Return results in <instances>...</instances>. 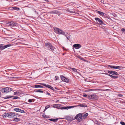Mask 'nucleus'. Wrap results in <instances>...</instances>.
<instances>
[{"mask_svg":"<svg viewBox=\"0 0 125 125\" xmlns=\"http://www.w3.org/2000/svg\"><path fill=\"white\" fill-rule=\"evenodd\" d=\"M7 24L8 26L12 27L16 26L18 25L17 23L13 21L8 22Z\"/></svg>","mask_w":125,"mask_h":125,"instance_id":"nucleus-3","label":"nucleus"},{"mask_svg":"<svg viewBox=\"0 0 125 125\" xmlns=\"http://www.w3.org/2000/svg\"><path fill=\"white\" fill-rule=\"evenodd\" d=\"M114 66H113L112 65H108L107 66L109 67H110L112 69H114Z\"/></svg>","mask_w":125,"mask_h":125,"instance_id":"nucleus-32","label":"nucleus"},{"mask_svg":"<svg viewBox=\"0 0 125 125\" xmlns=\"http://www.w3.org/2000/svg\"><path fill=\"white\" fill-rule=\"evenodd\" d=\"M38 83L40 84L41 85H42L43 86L46 87L47 88L50 89L53 91H54V89L53 87H52L50 85L46 84L44 83Z\"/></svg>","mask_w":125,"mask_h":125,"instance_id":"nucleus-7","label":"nucleus"},{"mask_svg":"<svg viewBox=\"0 0 125 125\" xmlns=\"http://www.w3.org/2000/svg\"><path fill=\"white\" fill-rule=\"evenodd\" d=\"M15 114V113L11 112L10 113V117L11 118L14 117Z\"/></svg>","mask_w":125,"mask_h":125,"instance_id":"nucleus-18","label":"nucleus"},{"mask_svg":"<svg viewBox=\"0 0 125 125\" xmlns=\"http://www.w3.org/2000/svg\"><path fill=\"white\" fill-rule=\"evenodd\" d=\"M46 94H48V95H50V93H49L48 92H47V93H46Z\"/></svg>","mask_w":125,"mask_h":125,"instance_id":"nucleus-46","label":"nucleus"},{"mask_svg":"<svg viewBox=\"0 0 125 125\" xmlns=\"http://www.w3.org/2000/svg\"><path fill=\"white\" fill-rule=\"evenodd\" d=\"M12 89L11 88L6 87L5 88H2L1 91L2 93H7L9 92L12 91Z\"/></svg>","mask_w":125,"mask_h":125,"instance_id":"nucleus-2","label":"nucleus"},{"mask_svg":"<svg viewBox=\"0 0 125 125\" xmlns=\"http://www.w3.org/2000/svg\"><path fill=\"white\" fill-rule=\"evenodd\" d=\"M46 0V1H48V0Z\"/></svg>","mask_w":125,"mask_h":125,"instance_id":"nucleus-51","label":"nucleus"},{"mask_svg":"<svg viewBox=\"0 0 125 125\" xmlns=\"http://www.w3.org/2000/svg\"><path fill=\"white\" fill-rule=\"evenodd\" d=\"M50 14L53 13L58 14L59 16L61 14L60 12L58 10H56L51 11L50 12Z\"/></svg>","mask_w":125,"mask_h":125,"instance_id":"nucleus-13","label":"nucleus"},{"mask_svg":"<svg viewBox=\"0 0 125 125\" xmlns=\"http://www.w3.org/2000/svg\"><path fill=\"white\" fill-rule=\"evenodd\" d=\"M67 117H68V118H69V117L68 116H67Z\"/></svg>","mask_w":125,"mask_h":125,"instance_id":"nucleus-54","label":"nucleus"},{"mask_svg":"<svg viewBox=\"0 0 125 125\" xmlns=\"http://www.w3.org/2000/svg\"><path fill=\"white\" fill-rule=\"evenodd\" d=\"M122 67L120 66H114V69H120L121 68H122Z\"/></svg>","mask_w":125,"mask_h":125,"instance_id":"nucleus-23","label":"nucleus"},{"mask_svg":"<svg viewBox=\"0 0 125 125\" xmlns=\"http://www.w3.org/2000/svg\"><path fill=\"white\" fill-rule=\"evenodd\" d=\"M88 115L87 113H86L83 116V119H85L86 118Z\"/></svg>","mask_w":125,"mask_h":125,"instance_id":"nucleus-24","label":"nucleus"},{"mask_svg":"<svg viewBox=\"0 0 125 125\" xmlns=\"http://www.w3.org/2000/svg\"><path fill=\"white\" fill-rule=\"evenodd\" d=\"M59 105L58 104H54L53 105V107H57Z\"/></svg>","mask_w":125,"mask_h":125,"instance_id":"nucleus-33","label":"nucleus"},{"mask_svg":"<svg viewBox=\"0 0 125 125\" xmlns=\"http://www.w3.org/2000/svg\"><path fill=\"white\" fill-rule=\"evenodd\" d=\"M58 119H59L58 118H56V119L51 118L49 119V120L54 122H56L57 121V120Z\"/></svg>","mask_w":125,"mask_h":125,"instance_id":"nucleus-21","label":"nucleus"},{"mask_svg":"<svg viewBox=\"0 0 125 125\" xmlns=\"http://www.w3.org/2000/svg\"><path fill=\"white\" fill-rule=\"evenodd\" d=\"M1 93L0 92V97H1Z\"/></svg>","mask_w":125,"mask_h":125,"instance_id":"nucleus-49","label":"nucleus"},{"mask_svg":"<svg viewBox=\"0 0 125 125\" xmlns=\"http://www.w3.org/2000/svg\"><path fill=\"white\" fill-rule=\"evenodd\" d=\"M118 96L120 97H122L123 96V95L120 94H119L118 95Z\"/></svg>","mask_w":125,"mask_h":125,"instance_id":"nucleus-44","label":"nucleus"},{"mask_svg":"<svg viewBox=\"0 0 125 125\" xmlns=\"http://www.w3.org/2000/svg\"><path fill=\"white\" fill-rule=\"evenodd\" d=\"M118 77V76H114L113 78L114 79H115L117 78Z\"/></svg>","mask_w":125,"mask_h":125,"instance_id":"nucleus-42","label":"nucleus"},{"mask_svg":"<svg viewBox=\"0 0 125 125\" xmlns=\"http://www.w3.org/2000/svg\"><path fill=\"white\" fill-rule=\"evenodd\" d=\"M55 78H56V79H55V80H57L58 79V77L57 76H55Z\"/></svg>","mask_w":125,"mask_h":125,"instance_id":"nucleus-43","label":"nucleus"},{"mask_svg":"<svg viewBox=\"0 0 125 125\" xmlns=\"http://www.w3.org/2000/svg\"><path fill=\"white\" fill-rule=\"evenodd\" d=\"M53 29L54 32L56 33L59 34L61 29L56 27H54Z\"/></svg>","mask_w":125,"mask_h":125,"instance_id":"nucleus-15","label":"nucleus"},{"mask_svg":"<svg viewBox=\"0 0 125 125\" xmlns=\"http://www.w3.org/2000/svg\"><path fill=\"white\" fill-rule=\"evenodd\" d=\"M95 123L97 125H101V123L97 121H95Z\"/></svg>","mask_w":125,"mask_h":125,"instance_id":"nucleus-29","label":"nucleus"},{"mask_svg":"<svg viewBox=\"0 0 125 125\" xmlns=\"http://www.w3.org/2000/svg\"><path fill=\"white\" fill-rule=\"evenodd\" d=\"M28 101L30 103L31 102H32V100L31 99H29L28 100Z\"/></svg>","mask_w":125,"mask_h":125,"instance_id":"nucleus-45","label":"nucleus"},{"mask_svg":"<svg viewBox=\"0 0 125 125\" xmlns=\"http://www.w3.org/2000/svg\"><path fill=\"white\" fill-rule=\"evenodd\" d=\"M75 118L79 122L83 120L82 114L81 113L78 114L76 116Z\"/></svg>","mask_w":125,"mask_h":125,"instance_id":"nucleus-4","label":"nucleus"},{"mask_svg":"<svg viewBox=\"0 0 125 125\" xmlns=\"http://www.w3.org/2000/svg\"><path fill=\"white\" fill-rule=\"evenodd\" d=\"M123 103H125V102H123Z\"/></svg>","mask_w":125,"mask_h":125,"instance_id":"nucleus-57","label":"nucleus"},{"mask_svg":"<svg viewBox=\"0 0 125 125\" xmlns=\"http://www.w3.org/2000/svg\"><path fill=\"white\" fill-rule=\"evenodd\" d=\"M2 116L3 117H10V113H5L4 114L2 115Z\"/></svg>","mask_w":125,"mask_h":125,"instance_id":"nucleus-17","label":"nucleus"},{"mask_svg":"<svg viewBox=\"0 0 125 125\" xmlns=\"http://www.w3.org/2000/svg\"><path fill=\"white\" fill-rule=\"evenodd\" d=\"M120 124L122 125H125V123L121 121L120 122Z\"/></svg>","mask_w":125,"mask_h":125,"instance_id":"nucleus-36","label":"nucleus"},{"mask_svg":"<svg viewBox=\"0 0 125 125\" xmlns=\"http://www.w3.org/2000/svg\"><path fill=\"white\" fill-rule=\"evenodd\" d=\"M121 31H122L124 32V33H125V30L124 28H122L121 29Z\"/></svg>","mask_w":125,"mask_h":125,"instance_id":"nucleus-40","label":"nucleus"},{"mask_svg":"<svg viewBox=\"0 0 125 125\" xmlns=\"http://www.w3.org/2000/svg\"><path fill=\"white\" fill-rule=\"evenodd\" d=\"M88 98L89 99H96L97 98V96L96 94L89 95L88 96Z\"/></svg>","mask_w":125,"mask_h":125,"instance_id":"nucleus-6","label":"nucleus"},{"mask_svg":"<svg viewBox=\"0 0 125 125\" xmlns=\"http://www.w3.org/2000/svg\"><path fill=\"white\" fill-rule=\"evenodd\" d=\"M77 107V106H81V107H86L87 106L85 104H79V105H76Z\"/></svg>","mask_w":125,"mask_h":125,"instance_id":"nucleus-27","label":"nucleus"},{"mask_svg":"<svg viewBox=\"0 0 125 125\" xmlns=\"http://www.w3.org/2000/svg\"><path fill=\"white\" fill-rule=\"evenodd\" d=\"M45 60H46V58H45Z\"/></svg>","mask_w":125,"mask_h":125,"instance_id":"nucleus-55","label":"nucleus"},{"mask_svg":"<svg viewBox=\"0 0 125 125\" xmlns=\"http://www.w3.org/2000/svg\"><path fill=\"white\" fill-rule=\"evenodd\" d=\"M21 112V113H25V111L23 110H22L20 109V112Z\"/></svg>","mask_w":125,"mask_h":125,"instance_id":"nucleus-35","label":"nucleus"},{"mask_svg":"<svg viewBox=\"0 0 125 125\" xmlns=\"http://www.w3.org/2000/svg\"><path fill=\"white\" fill-rule=\"evenodd\" d=\"M68 11L69 12H70L71 13H74V12L72 10H68Z\"/></svg>","mask_w":125,"mask_h":125,"instance_id":"nucleus-39","label":"nucleus"},{"mask_svg":"<svg viewBox=\"0 0 125 125\" xmlns=\"http://www.w3.org/2000/svg\"><path fill=\"white\" fill-rule=\"evenodd\" d=\"M94 19L96 21L97 23L98 24L102 25L104 24L103 21L99 18H94Z\"/></svg>","mask_w":125,"mask_h":125,"instance_id":"nucleus-5","label":"nucleus"},{"mask_svg":"<svg viewBox=\"0 0 125 125\" xmlns=\"http://www.w3.org/2000/svg\"><path fill=\"white\" fill-rule=\"evenodd\" d=\"M61 79L62 81L64 82L67 83L69 81V80L68 78L65 77L63 75H61L60 76Z\"/></svg>","mask_w":125,"mask_h":125,"instance_id":"nucleus-9","label":"nucleus"},{"mask_svg":"<svg viewBox=\"0 0 125 125\" xmlns=\"http://www.w3.org/2000/svg\"><path fill=\"white\" fill-rule=\"evenodd\" d=\"M12 97H13V98H12L13 99H17L19 98V97L17 96L14 97H13V96H9L7 95L5 97H3V98L5 99H9Z\"/></svg>","mask_w":125,"mask_h":125,"instance_id":"nucleus-14","label":"nucleus"},{"mask_svg":"<svg viewBox=\"0 0 125 125\" xmlns=\"http://www.w3.org/2000/svg\"><path fill=\"white\" fill-rule=\"evenodd\" d=\"M34 87L36 88H43L44 87L42 86L39 85H34Z\"/></svg>","mask_w":125,"mask_h":125,"instance_id":"nucleus-22","label":"nucleus"},{"mask_svg":"<svg viewBox=\"0 0 125 125\" xmlns=\"http://www.w3.org/2000/svg\"><path fill=\"white\" fill-rule=\"evenodd\" d=\"M65 36L66 37V38H67V39H68V40H69V39H68V37H67L66 36V35H65Z\"/></svg>","mask_w":125,"mask_h":125,"instance_id":"nucleus-50","label":"nucleus"},{"mask_svg":"<svg viewBox=\"0 0 125 125\" xmlns=\"http://www.w3.org/2000/svg\"><path fill=\"white\" fill-rule=\"evenodd\" d=\"M81 47V45L79 44H75L73 45V47L76 49H78Z\"/></svg>","mask_w":125,"mask_h":125,"instance_id":"nucleus-12","label":"nucleus"},{"mask_svg":"<svg viewBox=\"0 0 125 125\" xmlns=\"http://www.w3.org/2000/svg\"><path fill=\"white\" fill-rule=\"evenodd\" d=\"M70 69L75 72H77V70L75 68H70Z\"/></svg>","mask_w":125,"mask_h":125,"instance_id":"nucleus-31","label":"nucleus"},{"mask_svg":"<svg viewBox=\"0 0 125 125\" xmlns=\"http://www.w3.org/2000/svg\"><path fill=\"white\" fill-rule=\"evenodd\" d=\"M96 12L98 13L101 16H103L104 15V13L103 12L99 11L97 10H96Z\"/></svg>","mask_w":125,"mask_h":125,"instance_id":"nucleus-20","label":"nucleus"},{"mask_svg":"<svg viewBox=\"0 0 125 125\" xmlns=\"http://www.w3.org/2000/svg\"><path fill=\"white\" fill-rule=\"evenodd\" d=\"M43 91H40V93H43Z\"/></svg>","mask_w":125,"mask_h":125,"instance_id":"nucleus-47","label":"nucleus"},{"mask_svg":"<svg viewBox=\"0 0 125 125\" xmlns=\"http://www.w3.org/2000/svg\"><path fill=\"white\" fill-rule=\"evenodd\" d=\"M45 46L50 49L54 53H56V49L53 46L51 43L48 42L46 41L45 42Z\"/></svg>","mask_w":125,"mask_h":125,"instance_id":"nucleus-1","label":"nucleus"},{"mask_svg":"<svg viewBox=\"0 0 125 125\" xmlns=\"http://www.w3.org/2000/svg\"><path fill=\"white\" fill-rule=\"evenodd\" d=\"M12 8H13L14 10H20L19 8L17 7H12Z\"/></svg>","mask_w":125,"mask_h":125,"instance_id":"nucleus-30","label":"nucleus"},{"mask_svg":"<svg viewBox=\"0 0 125 125\" xmlns=\"http://www.w3.org/2000/svg\"><path fill=\"white\" fill-rule=\"evenodd\" d=\"M59 101V100H57V102H58V101Z\"/></svg>","mask_w":125,"mask_h":125,"instance_id":"nucleus-53","label":"nucleus"},{"mask_svg":"<svg viewBox=\"0 0 125 125\" xmlns=\"http://www.w3.org/2000/svg\"><path fill=\"white\" fill-rule=\"evenodd\" d=\"M12 46V45L10 44H7L4 46H3V45L2 44H0V49L1 50H2L6 48Z\"/></svg>","mask_w":125,"mask_h":125,"instance_id":"nucleus-8","label":"nucleus"},{"mask_svg":"<svg viewBox=\"0 0 125 125\" xmlns=\"http://www.w3.org/2000/svg\"><path fill=\"white\" fill-rule=\"evenodd\" d=\"M103 73V74H106V75H108V76H109L111 78H113L114 76V75H111L109 74H108V73Z\"/></svg>","mask_w":125,"mask_h":125,"instance_id":"nucleus-25","label":"nucleus"},{"mask_svg":"<svg viewBox=\"0 0 125 125\" xmlns=\"http://www.w3.org/2000/svg\"><path fill=\"white\" fill-rule=\"evenodd\" d=\"M108 73L110 74L114 75H118L116 71H109L108 72Z\"/></svg>","mask_w":125,"mask_h":125,"instance_id":"nucleus-10","label":"nucleus"},{"mask_svg":"<svg viewBox=\"0 0 125 125\" xmlns=\"http://www.w3.org/2000/svg\"><path fill=\"white\" fill-rule=\"evenodd\" d=\"M20 120V119L19 118H14L13 120V121L16 122H18Z\"/></svg>","mask_w":125,"mask_h":125,"instance_id":"nucleus-26","label":"nucleus"},{"mask_svg":"<svg viewBox=\"0 0 125 125\" xmlns=\"http://www.w3.org/2000/svg\"><path fill=\"white\" fill-rule=\"evenodd\" d=\"M96 90L97 91H106L107 90V89L106 90H104V89H91L87 90L89 91H94V90Z\"/></svg>","mask_w":125,"mask_h":125,"instance_id":"nucleus-16","label":"nucleus"},{"mask_svg":"<svg viewBox=\"0 0 125 125\" xmlns=\"http://www.w3.org/2000/svg\"><path fill=\"white\" fill-rule=\"evenodd\" d=\"M77 107L76 106H67V107H62L61 108V109H70L73 108L74 107Z\"/></svg>","mask_w":125,"mask_h":125,"instance_id":"nucleus-11","label":"nucleus"},{"mask_svg":"<svg viewBox=\"0 0 125 125\" xmlns=\"http://www.w3.org/2000/svg\"><path fill=\"white\" fill-rule=\"evenodd\" d=\"M83 96L85 97H87V98H88V96H87V95L85 93L83 94Z\"/></svg>","mask_w":125,"mask_h":125,"instance_id":"nucleus-34","label":"nucleus"},{"mask_svg":"<svg viewBox=\"0 0 125 125\" xmlns=\"http://www.w3.org/2000/svg\"><path fill=\"white\" fill-rule=\"evenodd\" d=\"M15 116H16L17 115H18L17 113H15Z\"/></svg>","mask_w":125,"mask_h":125,"instance_id":"nucleus-48","label":"nucleus"},{"mask_svg":"<svg viewBox=\"0 0 125 125\" xmlns=\"http://www.w3.org/2000/svg\"><path fill=\"white\" fill-rule=\"evenodd\" d=\"M40 90H35L34 91L35 92H39V93H40Z\"/></svg>","mask_w":125,"mask_h":125,"instance_id":"nucleus-41","label":"nucleus"},{"mask_svg":"<svg viewBox=\"0 0 125 125\" xmlns=\"http://www.w3.org/2000/svg\"><path fill=\"white\" fill-rule=\"evenodd\" d=\"M63 119V118H61V119Z\"/></svg>","mask_w":125,"mask_h":125,"instance_id":"nucleus-56","label":"nucleus"},{"mask_svg":"<svg viewBox=\"0 0 125 125\" xmlns=\"http://www.w3.org/2000/svg\"><path fill=\"white\" fill-rule=\"evenodd\" d=\"M65 32L62 31V30L60 29V31L59 33V34H62L64 35H65Z\"/></svg>","mask_w":125,"mask_h":125,"instance_id":"nucleus-19","label":"nucleus"},{"mask_svg":"<svg viewBox=\"0 0 125 125\" xmlns=\"http://www.w3.org/2000/svg\"><path fill=\"white\" fill-rule=\"evenodd\" d=\"M13 110L17 112H20V109L17 108L14 109Z\"/></svg>","mask_w":125,"mask_h":125,"instance_id":"nucleus-28","label":"nucleus"},{"mask_svg":"<svg viewBox=\"0 0 125 125\" xmlns=\"http://www.w3.org/2000/svg\"><path fill=\"white\" fill-rule=\"evenodd\" d=\"M78 58H79L82 61H84V59L83 57H79Z\"/></svg>","mask_w":125,"mask_h":125,"instance_id":"nucleus-38","label":"nucleus"},{"mask_svg":"<svg viewBox=\"0 0 125 125\" xmlns=\"http://www.w3.org/2000/svg\"><path fill=\"white\" fill-rule=\"evenodd\" d=\"M50 106L49 105H47L45 107V109H44V111L46 110Z\"/></svg>","mask_w":125,"mask_h":125,"instance_id":"nucleus-37","label":"nucleus"},{"mask_svg":"<svg viewBox=\"0 0 125 125\" xmlns=\"http://www.w3.org/2000/svg\"><path fill=\"white\" fill-rule=\"evenodd\" d=\"M70 120L71 121H72V120H72V119H70Z\"/></svg>","mask_w":125,"mask_h":125,"instance_id":"nucleus-52","label":"nucleus"}]
</instances>
